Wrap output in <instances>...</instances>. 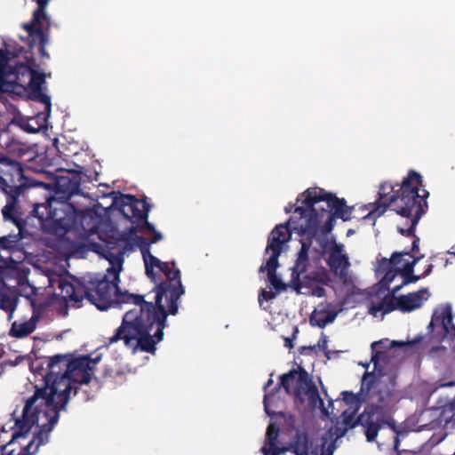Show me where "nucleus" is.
<instances>
[{
	"mask_svg": "<svg viewBox=\"0 0 455 455\" xmlns=\"http://www.w3.org/2000/svg\"><path fill=\"white\" fill-rule=\"evenodd\" d=\"M291 239V231L288 229L287 224H279L271 231L268 235L267 244L265 253L271 252L269 259L265 265H261L259 268V273L267 271L268 282L271 286L277 291H283L286 285L276 275V269L279 267L278 259L283 251V245Z\"/></svg>",
	"mask_w": 455,
	"mask_h": 455,
	"instance_id": "9b49d317",
	"label": "nucleus"
},
{
	"mask_svg": "<svg viewBox=\"0 0 455 455\" xmlns=\"http://www.w3.org/2000/svg\"><path fill=\"white\" fill-rule=\"evenodd\" d=\"M422 257L413 256L411 261H406L401 267H398L399 275L403 278V284H409L418 282L421 276L413 275L414 266L419 262Z\"/></svg>",
	"mask_w": 455,
	"mask_h": 455,
	"instance_id": "c85d7f7f",
	"label": "nucleus"
},
{
	"mask_svg": "<svg viewBox=\"0 0 455 455\" xmlns=\"http://www.w3.org/2000/svg\"><path fill=\"white\" fill-rule=\"evenodd\" d=\"M113 204L119 210L125 219L132 223H138L141 227V232L151 233V243H157L163 238L160 232L156 231L154 225L148 222L150 205L146 200H140L134 196L121 194L113 200Z\"/></svg>",
	"mask_w": 455,
	"mask_h": 455,
	"instance_id": "f8f14e48",
	"label": "nucleus"
},
{
	"mask_svg": "<svg viewBox=\"0 0 455 455\" xmlns=\"http://www.w3.org/2000/svg\"><path fill=\"white\" fill-rule=\"evenodd\" d=\"M398 297L387 294L379 303L372 304L369 307V312L374 316H376L378 313L380 312L383 315H387L393 312L394 310H398Z\"/></svg>",
	"mask_w": 455,
	"mask_h": 455,
	"instance_id": "a878e982",
	"label": "nucleus"
},
{
	"mask_svg": "<svg viewBox=\"0 0 455 455\" xmlns=\"http://www.w3.org/2000/svg\"><path fill=\"white\" fill-rule=\"evenodd\" d=\"M279 434V427L276 424L270 423L266 433V442L268 448L264 446L261 449L264 455H282L289 450L288 447H280L278 445Z\"/></svg>",
	"mask_w": 455,
	"mask_h": 455,
	"instance_id": "5701e85b",
	"label": "nucleus"
},
{
	"mask_svg": "<svg viewBox=\"0 0 455 455\" xmlns=\"http://www.w3.org/2000/svg\"><path fill=\"white\" fill-rule=\"evenodd\" d=\"M300 196L304 197L302 204L296 206L294 209V213L299 215V220H296L291 217L285 223L288 225L290 231L291 224L303 227L309 222V220H313L316 223L317 232L321 221L326 216L322 232L328 234L334 228L336 218L344 221L351 220V212L354 207L347 206L344 198H339L323 188H309Z\"/></svg>",
	"mask_w": 455,
	"mask_h": 455,
	"instance_id": "423d86ee",
	"label": "nucleus"
},
{
	"mask_svg": "<svg viewBox=\"0 0 455 455\" xmlns=\"http://www.w3.org/2000/svg\"><path fill=\"white\" fill-rule=\"evenodd\" d=\"M38 65L33 52L22 46H11L3 42L0 49V92H10L16 86L26 88Z\"/></svg>",
	"mask_w": 455,
	"mask_h": 455,
	"instance_id": "0eeeda50",
	"label": "nucleus"
},
{
	"mask_svg": "<svg viewBox=\"0 0 455 455\" xmlns=\"http://www.w3.org/2000/svg\"><path fill=\"white\" fill-rule=\"evenodd\" d=\"M81 181L80 172L69 171L56 181L57 192L62 193L65 200L51 196L44 203L34 204L31 217L37 219L43 233L63 237L75 228L77 210L68 199L80 193Z\"/></svg>",
	"mask_w": 455,
	"mask_h": 455,
	"instance_id": "20e7f679",
	"label": "nucleus"
},
{
	"mask_svg": "<svg viewBox=\"0 0 455 455\" xmlns=\"http://www.w3.org/2000/svg\"><path fill=\"white\" fill-rule=\"evenodd\" d=\"M273 384V379H269L267 382L264 386V390L266 391L271 385Z\"/></svg>",
	"mask_w": 455,
	"mask_h": 455,
	"instance_id": "c03bdc74",
	"label": "nucleus"
},
{
	"mask_svg": "<svg viewBox=\"0 0 455 455\" xmlns=\"http://www.w3.org/2000/svg\"><path fill=\"white\" fill-rule=\"evenodd\" d=\"M133 225L129 228L128 233L120 234L115 242H108L104 250H109L108 246L111 247H125V251L130 246L131 238H134L138 232H141V227L138 223H132Z\"/></svg>",
	"mask_w": 455,
	"mask_h": 455,
	"instance_id": "cd10ccee",
	"label": "nucleus"
},
{
	"mask_svg": "<svg viewBox=\"0 0 455 455\" xmlns=\"http://www.w3.org/2000/svg\"><path fill=\"white\" fill-rule=\"evenodd\" d=\"M407 175H409V173H408ZM407 177H408V176H406L403 180H404ZM386 182H387V183H388V181H385V183H386ZM402 182H403V181H402ZM383 184H384V182H383ZM389 184H390V182H389ZM401 184H403V183H401ZM381 185H382V183L380 184V186H381ZM391 186L394 188V189H393V191H392L390 194H388L387 198L391 197V196H392L393 195H395V194H397V193H398V190L400 189V188H398V189L395 190V186H394L392 183H391ZM401 186H402V185H400V186H399V184H396V187L401 188Z\"/></svg>",
	"mask_w": 455,
	"mask_h": 455,
	"instance_id": "58836bf2",
	"label": "nucleus"
},
{
	"mask_svg": "<svg viewBox=\"0 0 455 455\" xmlns=\"http://www.w3.org/2000/svg\"><path fill=\"white\" fill-rule=\"evenodd\" d=\"M455 385V382H447V383H444L442 385V387H451V386H454Z\"/></svg>",
	"mask_w": 455,
	"mask_h": 455,
	"instance_id": "a18cd8bd",
	"label": "nucleus"
},
{
	"mask_svg": "<svg viewBox=\"0 0 455 455\" xmlns=\"http://www.w3.org/2000/svg\"><path fill=\"white\" fill-rule=\"evenodd\" d=\"M35 186V181L25 176L20 163L0 155V188L5 193L7 200L2 213L5 220H12L20 229V222L12 212L19 204V198L24 196L27 190Z\"/></svg>",
	"mask_w": 455,
	"mask_h": 455,
	"instance_id": "1a4fd4ad",
	"label": "nucleus"
},
{
	"mask_svg": "<svg viewBox=\"0 0 455 455\" xmlns=\"http://www.w3.org/2000/svg\"><path fill=\"white\" fill-rule=\"evenodd\" d=\"M361 393H364L368 404L359 415V421L365 428L368 442H373L379 429L387 425L395 430V421L391 417L397 403L395 378L391 376L377 377L365 372L362 379Z\"/></svg>",
	"mask_w": 455,
	"mask_h": 455,
	"instance_id": "39448f33",
	"label": "nucleus"
},
{
	"mask_svg": "<svg viewBox=\"0 0 455 455\" xmlns=\"http://www.w3.org/2000/svg\"><path fill=\"white\" fill-rule=\"evenodd\" d=\"M355 412H356V410L349 414H347L346 411L343 413V416H344L343 424L347 427V428H353L356 425L362 426V422L359 421V416L357 417V419H355Z\"/></svg>",
	"mask_w": 455,
	"mask_h": 455,
	"instance_id": "2f4dec72",
	"label": "nucleus"
},
{
	"mask_svg": "<svg viewBox=\"0 0 455 455\" xmlns=\"http://www.w3.org/2000/svg\"><path fill=\"white\" fill-rule=\"evenodd\" d=\"M27 299L29 300V303L33 308V315L27 321H14L12 323L9 335L12 338L22 339L34 332L36 328V323L39 320V314L44 309L42 303L38 304L36 299L32 296H28Z\"/></svg>",
	"mask_w": 455,
	"mask_h": 455,
	"instance_id": "dca6fc26",
	"label": "nucleus"
},
{
	"mask_svg": "<svg viewBox=\"0 0 455 455\" xmlns=\"http://www.w3.org/2000/svg\"><path fill=\"white\" fill-rule=\"evenodd\" d=\"M331 239H329L327 237H318L317 238V241H318V243L320 245V247L322 248V251H321V254H324L325 252H329V248L331 246Z\"/></svg>",
	"mask_w": 455,
	"mask_h": 455,
	"instance_id": "72a5a7b5",
	"label": "nucleus"
},
{
	"mask_svg": "<svg viewBox=\"0 0 455 455\" xmlns=\"http://www.w3.org/2000/svg\"><path fill=\"white\" fill-rule=\"evenodd\" d=\"M430 294L427 288H421L417 291L410 292L398 297V310L403 313L411 312L421 307Z\"/></svg>",
	"mask_w": 455,
	"mask_h": 455,
	"instance_id": "aec40b11",
	"label": "nucleus"
},
{
	"mask_svg": "<svg viewBox=\"0 0 455 455\" xmlns=\"http://www.w3.org/2000/svg\"><path fill=\"white\" fill-rule=\"evenodd\" d=\"M135 244L140 248L145 264V272L149 278L155 280V272L152 271V263H158L159 259L150 252L151 240L148 241L143 236L135 235L133 238Z\"/></svg>",
	"mask_w": 455,
	"mask_h": 455,
	"instance_id": "393cba45",
	"label": "nucleus"
},
{
	"mask_svg": "<svg viewBox=\"0 0 455 455\" xmlns=\"http://www.w3.org/2000/svg\"><path fill=\"white\" fill-rule=\"evenodd\" d=\"M411 251L394 252L389 259L383 258L379 268H383L385 272L384 276L379 282L382 287L389 290V284L393 282L397 274H399L398 267L395 268L394 266H398L403 261V257L410 255Z\"/></svg>",
	"mask_w": 455,
	"mask_h": 455,
	"instance_id": "6ab92c4d",
	"label": "nucleus"
},
{
	"mask_svg": "<svg viewBox=\"0 0 455 455\" xmlns=\"http://www.w3.org/2000/svg\"><path fill=\"white\" fill-rule=\"evenodd\" d=\"M421 186L422 177L414 170L409 171V175L403 180L398 193L389 198L387 196L394 188L387 182L382 184L379 188V198L372 204L369 213L363 217L364 220L376 219L390 206L398 215L405 219L404 225H398L396 229L402 235L413 238L411 251L414 253L419 251L420 241L415 234V228L428 207L427 198L429 193L427 190L422 189L420 194L419 188Z\"/></svg>",
	"mask_w": 455,
	"mask_h": 455,
	"instance_id": "7ed1b4c3",
	"label": "nucleus"
},
{
	"mask_svg": "<svg viewBox=\"0 0 455 455\" xmlns=\"http://www.w3.org/2000/svg\"><path fill=\"white\" fill-rule=\"evenodd\" d=\"M451 254L455 255V244L451 247V251H449Z\"/></svg>",
	"mask_w": 455,
	"mask_h": 455,
	"instance_id": "49530a36",
	"label": "nucleus"
},
{
	"mask_svg": "<svg viewBox=\"0 0 455 455\" xmlns=\"http://www.w3.org/2000/svg\"><path fill=\"white\" fill-rule=\"evenodd\" d=\"M110 250H103L102 255L110 264L108 268V275L102 279L92 282L91 286H85V298L97 308L106 310L110 307L114 302L113 296L116 295V301H120V296L124 293L119 292L118 283L120 281L119 274L124 263V255L125 247H111Z\"/></svg>",
	"mask_w": 455,
	"mask_h": 455,
	"instance_id": "6e6552de",
	"label": "nucleus"
},
{
	"mask_svg": "<svg viewBox=\"0 0 455 455\" xmlns=\"http://www.w3.org/2000/svg\"><path fill=\"white\" fill-rule=\"evenodd\" d=\"M267 400H268V395H265L264 396V400H263V403H264V409H265V411L267 415L271 416L274 414V411H271L269 410V407H268V403H267Z\"/></svg>",
	"mask_w": 455,
	"mask_h": 455,
	"instance_id": "4c0bfd02",
	"label": "nucleus"
},
{
	"mask_svg": "<svg viewBox=\"0 0 455 455\" xmlns=\"http://www.w3.org/2000/svg\"><path fill=\"white\" fill-rule=\"evenodd\" d=\"M344 245L339 243L335 239L331 240V246L329 248V256L326 263L331 271L340 278H345L347 275V268L350 266L348 256L343 252Z\"/></svg>",
	"mask_w": 455,
	"mask_h": 455,
	"instance_id": "f3484780",
	"label": "nucleus"
},
{
	"mask_svg": "<svg viewBox=\"0 0 455 455\" xmlns=\"http://www.w3.org/2000/svg\"><path fill=\"white\" fill-rule=\"evenodd\" d=\"M305 226H295L291 224L290 227L291 234L295 231L300 237L301 247L298 252L295 265L292 267V277L299 278L302 274L307 272L309 265L308 251L312 245L313 240L316 236V223L313 220H309Z\"/></svg>",
	"mask_w": 455,
	"mask_h": 455,
	"instance_id": "ddd939ff",
	"label": "nucleus"
},
{
	"mask_svg": "<svg viewBox=\"0 0 455 455\" xmlns=\"http://www.w3.org/2000/svg\"><path fill=\"white\" fill-rule=\"evenodd\" d=\"M45 83V75L43 72L34 70L28 85L32 93V99L44 105L47 115L51 112L52 103L48 95L42 92V85Z\"/></svg>",
	"mask_w": 455,
	"mask_h": 455,
	"instance_id": "4be33fe9",
	"label": "nucleus"
},
{
	"mask_svg": "<svg viewBox=\"0 0 455 455\" xmlns=\"http://www.w3.org/2000/svg\"><path fill=\"white\" fill-rule=\"evenodd\" d=\"M398 443H399V439H398V437H396L395 438V448L397 447Z\"/></svg>",
	"mask_w": 455,
	"mask_h": 455,
	"instance_id": "de8ad7c7",
	"label": "nucleus"
},
{
	"mask_svg": "<svg viewBox=\"0 0 455 455\" xmlns=\"http://www.w3.org/2000/svg\"><path fill=\"white\" fill-rule=\"evenodd\" d=\"M13 309H14V306H12V307H11V311L12 312V311H13Z\"/></svg>",
	"mask_w": 455,
	"mask_h": 455,
	"instance_id": "8fccbe9b",
	"label": "nucleus"
},
{
	"mask_svg": "<svg viewBox=\"0 0 455 455\" xmlns=\"http://www.w3.org/2000/svg\"><path fill=\"white\" fill-rule=\"evenodd\" d=\"M64 361L63 355L50 358L44 387H35L33 395L25 402L21 417L15 420L17 431L14 437L26 435L39 419L55 425L60 419V411L66 409L71 392L74 391L75 395L78 393L80 387L62 371L60 363Z\"/></svg>",
	"mask_w": 455,
	"mask_h": 455,
	"instance_id": "f03ea898",
	"label": "nucleus"
},
{
	"mask_svg": "<svg viewBox=\"0 0 455 455\" xmlns=\"http://www.w3.org/2000/svg\"><path fill=\"white\" fill-rule=\"evenodd\" d=\"M65 361L60 363L62 371L80 387L83 384H88L92 379V372L95 369V365L100 361L101 355H99L95 358L91 355H82L68 360L67 355Z\"/></svg>",
	"mask_w": 455,
	"mask_h": 455,
	"instance_id": "4468645a",
	"label": "nucleus"
},
{
	"mask_svg": "<svg viewBox=\"0 0 455 455\" xmlns=\"http://www.w3.org/2000/svg\"><path fill=\"white\" fill-rule=\"evenodd\" d=\"M34 426L38 427V431L35 433L32 440L21 449L18 455L36 454L39 447L47 441L48 435L55 425H51L50 422L39 419L38 423H35Z\"/></svg>",
	"mask_w": 455,
	"mask_h": 455,
	"instance_id": "a211bd4d",
	"label": "nucleus"
},
{
	"mask_svg": "<svg viewBox=\"0 0 455 455\" xmlns=\"http://www.w3.org/2000/svg\"><path fill=\"white\" fill-rule=\"evenodd\" d=\"M59 288L60 294L66 301L81 302L85 298V286L74 284L67 279H60Z\"/></svg>",
	"mask_w": 455,
	"mask_h": 455,
	"instance_id": "b1692460",
	"label": "nucleus"
},
{
	"mask_svg": "<svg viewBox=\"0 0 455 455\" xmlns=\"http://www.w3.org/2000/svg\"><path fill=\"white\" fill-rule=\"evenodd\" d=\"M19 222H20V225L21 227V229L18 227L19 228V235H4L2 237H0V248L1 249H4V250H12L16 247L17 243H19L20 239L21 238V235H20V233L22 232L23 230V221L22 220H20V219H17L15 218Z\"/></svg>",
	"mask_w": 455,
	"mask_h": 455,
	"instance_id": "c756f323",
	"label": "nucleus"
},
{
	"mask_svg": "<svg viewBox=\"0 0 455 455\" xmlns=\"http://www.w3.org/2000/svg\"><path fill=\"white\" fill-rule=\"evenodd\" d=\"M313 295L321 298L325 296V289L322 286H316L312 290Z\"/></svg>",
	"mask_w": 455,
	"mask_h": 455,
	"instance_id": "e433bc0d",
	"label": "nucleus"
},
{
	"mask_svg": "<svg viewBox=\"0 0 455 455\" xmlns=\"http://www.w3.org/2000/svg\"><path fill=\"white\" fill-rule=\"evenodd\" d=\"M423 337H418V338H415L413 340L411 341H409L407 343H404V342H402V341H392V344H391V347H402L405 345H409L411 347L419 343L421 340H422Z\"/></svg>",
	"mask_w": 455,
	"mask_h": 455,
	"instance_id": "c9c22d12",
	"label": "nucleus"
},
{
	"mask_svg": "<svg viewBox=\"0 0 455 455\" xmlns=\"http://www.w3.org/2000/svg\"><path fill=\"white\" fill-rule=\"evenodd\" d=\"M279 379L275 390L283 387L286 394H292L295 398L301 401L302 395H306L309 405L313 407L323 406L317 387L303 367L298 366L297 369H291L287 373L282 374Z\"/></svg>",
	"mask_w": 455,
	"mask_h": 455,
	"instance_id": "9d476101",
	"label": "nucleus"
},
{
	"mask_svg": "<svg viewBox=\"0 0 455 455\" xmlns=\"http://www.w3.org/2000/svg\"><path fill=\"white\" fill-rule=\"evenodd\" d=\"M325 355H326L327 358H330V355H328V352L325 351Z\"/></svg>",
	"mask_w": 455,
	"mask_h": 455,
	"instance_id": "3c124183",
	"label": "nucleus"
},
{
	"mask_svg": "<svg viewBox=\"0 0 455 455\" xmlns=\"http://www.w3.org/2000/svg\"><path fill=\"white\" fill-rule=\"evenodd\" d=\"M435 325H441L443 332L437 338V341H443L445 338L455 339V324L451 307L445 305L435 310L431 321L427 326L430 332L434 331Z\"/></svg>",
	"mask_w": 455,
	"mask_h": 455,
	"instance_id": "2eb2a0df",
	"label": "nucleus"
},
{
	"mask_svg": "<svg viewBox=\"0 0 455 455\" xmlns=\"http://www.w3.org/2000/svg\"><path fill=\"white\" fill-rule=\"evenodd\" d=\"M275 293L271 291L261 290L259 295V302L261 305L263 300L268 301L275 298Z\"/></svg>",
	"mask_w": 455,
	"mask_h": 455,
	"instance_id": "f704fd0d",
	"label": "nucleus"
},
{
	"mask_svg": "<svg viewBox=\"0 0 455 455\" xmlns=\"http://www.w3.org/2000/svg\"><path fill=\"white\" fill-rule=\"evenodd\" d=\"M337 317V313L331 310L315 309L310 317L309 323L312 326H317L319 328H324L328 323H332Z\"/></svg>",
	"mask_w": 455,
	"mask_h": 455,
	"instance_id": "bb28decb",
	"label": "nucleus"
},
{
	"mask_svg": "<svg viewBox=\"0 0 455 455\" xmlns=\"http://www.w3.org/2000/svg\"><path fill=\"white\" fill-rule=\"evenodd\" d=\"M387 340H379L373 342L371 344L372 355H371V362L374 363V367H377V364L380 359H382L385 355V353L377 349V347L386 348L387 346L385 343Z\"/></svg>",
	"mask_w": 455,
	"mask_h": 455,
	"instance_id": "7c9ffc66",
	"label": "nucleus"
},
{
	"mask_svg": "<svg viewBox=\"0 0 455 455\" xmlns=\"http://www.w3.org/2000/svg\"><path fill=\"white\" fill-rule=\"evenodd\" d=\"M23 129L28 132H36V130L32 128L28 124L22 125Z\"/></svg>",
	"mask_w": 455,
	"mask_h": 455,
	"instance_id": "79ce46f5",
	"label": "nucleus"
},
{
	"mask_svg": "<svg viewBox=\"0 0 455 455\" xmlns=\"http://www.w3.org/2000/svg\"><path fill=\"white\" fill-rule=\"evenodd\" d=\"M363 393L354 394L352 391H343L341 395L343 397V401L347 404H356L358 405L360 403V395Z\"/></svg>",
	"mask_w": 455,
	"mask_h": 455,
	"instance_id": "473e14b6",
	"label": "nucleus"
},
{
	"mask_svg": "<svg viewBox=\"0 0 455 455\" xmlns=\"http://www.w3.org/2000/svg\"><path fill=\"white\" fill-rule=\"evenodd\" d=\"M319 346L323 349L325 350L326 347H327V339H326V336L323 335V343L322 345L319 344Z\"/></svg>",
	"mask_w": 455,
	"mask_h": 455,
	"instance_id": "37998d69",
	"label": "nucleus"
},
{
	"mask_svg": "<svg viewBox=\"0 0 455 455\" xmlns=\"http://www.w3.org/2000/svg\"><path fill=\"white\" fill-rule=\"evenodd\" d=\"M405 284H400V285H397V286H395L391 291H389V292L387 294H390L392 296H395V294L403 288V286H404Z\"/></svg>",
	"mask_w": 455,
	"mask_h": 455,
	"instance_id": "a19ab883",
	"label": "nucleus"
},
{
	"mask_svg": "<svg viewBox=\"0 0 455 455\" xmlns=\"http://www.w3.org/2000/svg\"><path fill=\"white\" fill-rule=\"evenodd\" d=\"M157 267L165 276V280L156 283L153 291L154 301H147L144 295L124 291L120 301L132 304L134 308L128 310L123 316L120 326L108 339V345L123 341L124 346L134 351L155 354L156 344L164 339V330L167 326L168 315H176L179 302L185 293L181 283V274L175 261L152 263V271Z\"/></svg>",
	"mask_w": 455,
	"mask_h": 455,
	"instance_id": "f257e3e1",
	"label": "nucleus"
},
{
	"mask_svg": "<svg viewBox=\"0 0 455 455\" xmlns=\"http://www.w3.org/2000/svg\"><path fill=\"white\" fill-rule=\"evenodd\" d=\"M433 268H434L433 264H429L427 266V269L422 273V275L420 276L421 277H426V276L429 275L432 273Z\"/></svg>",
	"mask_w": 455,
	"mask_h": 455,
	"instance_id": "ea45409f",
	"label": "nucleus"
},
{
	"mask_svg": "<svg viewBox=\"0 0 455 455\" xmlns=\"http://www.w3.org/2000/svg\"><path fill=\"white\" fill-rule=\"evenodd\" d=\"M288 451H291L295 455H319V445H314L313 440L307 433L297 431Z\"/></svg>",
	"mask_w": 455,
	"mask_h": 455,
	"instance_id": "412c9836",
	"label": "nucleus"
},
{
	"mask_svg": "<svg viewBox=\"0 0 455 455\" xmlns=\"http://www.w3.org/2000/svg\"><path fill=\"white\" fill-rule=\"evenodd\" d=\"M451 409L455 408V401L451 403Z\"/></svg>",
	"mask_w": 455,
	"mask_h": 455,
	"instance_id": "09e8293b",
	"label": "nucleus"
}]
</instances>
